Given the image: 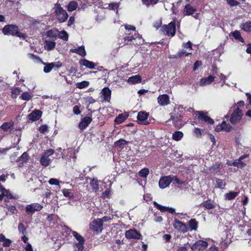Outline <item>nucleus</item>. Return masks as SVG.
Listing matches in <instances>:
<instances>
[{"instance_id": "f257e3e1", "label": "nucleus", "mask_w": 251, "mask_h": 251, "mask_svg": "<svg viewBox=\"0 0 251 251\" xmlns=\"http://www.w3.org/2000/svg\"><path fill=\"white\" fill-rule=\"evenodd\" d=\"M125 28L126 29L125 34L126 35L123 38L125 41H131L139 37L140 35L136 30L135 26L131 25H125Z\"/></svg>"}, {"instance_id": "f03ea898", "label": "nucleus", "mask_w": 251, "mask_h": 251, "mask_svg": "<svg viewBox=\"0 0 251 251\" xmlns=\"http://www.w3.org/2000/svg\"><path fill=\"white\" fill-rule=\"evenodd\" d=\"M125 28L126 29L125 34L126 35L123 38L125 41H131L139 37L140 35L136 30L135 26L131 25H125Z\"/></svg>"}, {"instance_id": "7ed1b4c3", "label": "nucleus", "mask_w": 251, "mask_h": 251, "mask_svg": "<svg viewBox=\"0 0 251 251\" xmlns=\"http://www.w3.org/2000/svg\"><path fill=\"white\" fill-rule=\"evenodd\" d=\"M53 9H54L56 19L60 23L65 22L68 18V14L66 10L63 9L58 3L55 4Z\"/></svg>"}, {"instance_id": "20e7f679", "label": "nucleus", "mask_w": 251, "mask_h": 251, "mask_svg": "<svg viewBox=\"0 0 251 251\" xmlns=\"http://www.w3.org/2000/svg\"><path fill=\"white\" fill-rule=\"evenodd\" d=\"M2 32L5 35H11L12 36H17L19 37H24V34L18 31L17 26L13 25H5L2 29Z\"/></svg>"}, {"instance_id": "39448f33", "label": "nucleus", "mask_w": 251, "mask_h": 251, "mask_svg": "<svg viewBox=\"0 0 251 251\" xmlns=\"http://www.w3.org/2000/svg\"><path fill=\"white\" fill-rule=\"evenodd\" d=\"M53 153L54 151L51 149H50L46 151L42 156L40 159V163L41 165L44 166H48L54 158L52 156Z\"/></svg>"}, {"instance_id": "423d86ee", "label": "nucleus", "mask_w": 251, "mask_h": 251, "mask_svg": "<svg viewBox=\"0 0 251 251\" xmlns=\"http://www.w3.org/2000/svg\"><path fill=\"white\" fill-rule=\"evenodd\" d=\"M242 115L241 109L235 108V109L231 115L230 122L233 125L239 123L242 119Z\"/></svg>"}, {"instance_id": "0eeeda50", "label": "nucleus", "mask_w": 251, "mask_h": 251, "mask_svg": "<svg viewBox=\"0 0 251 251\" xmlns=\"http://www.w3.org/2000/svg\"><path fill=\"white\" fill-rule=\"evenodd\" d=\"M163 33L168 36H174L176 33L175 22H171L168 25H164L162 26Z\"/></svg>"}, {"instance_id": "6e6552de", "label": "nucleus", "mask_w": 251, "mask_h": 251, "mask_svg": "<svg viewBox=\"0 0 251 251\" xmlns=\"http://www.w3.org/2000/svg\"><path fill=\"white\" fill-rule=\"evenodd\" d=\"M43 207V205L39 203H32L26 205L25 211L28 215H32L35 212L41 210Z\"/></svg>"}, {"instance_id": "1a4fd4ad", "label": "nucleus", "mask_w": 251, "mask_h": 251, "mask_svg": "<svg viewBox=\"0 0 251 251\" xmlns=\"http://www.w3.org/2000/svg\"><path fill=\"white\" fill-rule=\"evenodd\" d=\"M207 242L203 240H198L192 245L191 251H203L207 247Z\"/></svg>"}, {"instance_id": "9d476101", "label": "nucleus", "mask_w": 251, "mask_h": 251, "mask_svg": "<svg viewBox=\"0 0 251 251\" xmlns=\"http://www.w3.org/2000/svg\"><path fill=\"white\" fill-rule=\"evenodd\" d=\"M90 228L97 233L101 232L102 226L99 218L94 220L90 224Z\"/></svg>"}, {"instance_id": "9b49d317", "label": "nucleus", "mask_w": 251, "mask_h": 251, "mask_svg": "<svg viewBox=\"0 0 251 251\" xmlns=\"http://www.w3.org/2000/svg\"><path fill=\"white\" fill-rule=\"evenodd\" d=\"M126 237L128 239H140L142 235L135 229H130L126 232Z\"/></svg>"}, {"instance_id": "f8f14e48", "label": "nucleus", "mask_w": 251, "mask_h": 251, "mask_svg": "<svg viewBox=\"0 0 251 251\" xmlns=\"http://www.w3.org/2000/svg\"><path fill=\"white\" fill-rule=\"evenodd\" d=\"M173 181V178L171 176L162 177L159 181V186L161 189L168 187Z\"/></svg>"}, {"instance_id": "ddd939ff", "label": "nucleus", "mask_w": 251, "mask_h": 251, "mask_svg": "<svg viewBox=\"0 0 251 251\" xmlns=\"http://www.w3.org/2000/svg\"><path fill=\"white\" fill-rule=\"evenodd\" d=\"M196 114L198 116V118L210 125H213L214 123L213 120L208 117L207 113H204L202 111H196Z\"/></svg>"}, {"instance_id": "4468645a", "label": "nucleus", "mask_w": 251, "mask_h": 251, "mask_svg": "<svg viewBox=\"0 0 251 251\" xmlns=\"http://www.w3.org/2000/svg\"><path fill=\"white\" fill-rule=\"evenodd\" d=\"M174 228L177 230L180 231L183 233L187 231L186 226L185 224L179 221L177 219H175L174 224Z\"/></svg>"}, {"instance_id": "2eb2a0df", "label": "nucleus", "mask_w": 251, "mask_h": 251, "mask_svg": "<svg viewBox=\"0 0 251 251\" xmlns=\"http://www.w3.org/2000/svg\"><path fill=\"white\" fill-rule=\"evenodd\" d=\"M149 115L147 113L145 112H139L137 115V120L139 121V123L141 124H143L145 125H147L149 124L148 122L147 121V119L148 118Z\"/></svg>"}, {"instance_id": "dca6fc26", "label": "nucleus", "mask_w": 251, "mask_h": 251, "mask_svg": "<svg viewBox=\"0 0 251 251\" xmlns=\"http://www.w3.org/2000/svg\"><path fill=\"white\" fill-rule=\"evenodd\" d=\"M158 103L161 106H165L169 104L170 98L167 94L160 95L157 98Z\"/></svg>"}, {"instance_id": "f3484780", "label": "nucleus", "mask_w": 251, "mask_h": 251, "mask_svg": "<svg viewBox=\"0 0 251 251\" xmlns=\"http://www.w3.org/2000/svg\"><path fill=\"white\" fill-rule=\"evenodd\" d=\"M42 116V112L39 110H35L28 116L29 120L35 121L39 119Z\"/></svg>"}, {"instance_id": "a211bd4d", "label": "nucleus", "mask_w": 251, "mask_h": 251, "mask_svg": "<svg viewBox=\"0 0 251 251\" xmlns=\"http://www.w3.org/2000/svg\"><path fill=\"white\" fill-rule=\"evenodd\" d=\"M92 118L89 117L84 118L79 124V127L80 129H85L92 122Z\"/></svg>"}, {"instance_id": "6ab92c4d", "label": "nucleus", "mask_w": 251, "mask_h": 251, "mask_svg": "<svg viewBox=\"0 0 251 251\" xmlns=\"http://www.w3.org/2000/svg\"><path fill=\"white\" fill-rule=\"evenodd\" d=\"M215 79V77L212 75H209L207 77H204L201 79L200 81V86H205L211 84Z\"/></svg>"}, {"instance_id": "aec40b11", "label": "nucleus", "mask_w": 251, "mask_h": 251, "mask_svg": "<svg viewBox=\"0 0 251 251\" xmlns=\"http://www.w3.org/2000/svg\"><path fill=\"white\" fill-rule=\"evenodd\" d=\"M101 94L102 95L103 99V100L106 101H109L111 98V91L108 87L104 88Z\"/></svg>"}, {"instance_id": "412c9836", "label": "nucleus", "mask_w": 251, "mask_h": 251, "mask_svg": "<svg viewBox=\"0 0 251 251\" xmlns=\"http://www.w3.org/2000/svg\"><path fill=\"white\" fill-rule=\"evenodd\" d=\"M153 205L154 207L159 209L162 212H165L167 210H168L170 213H174L175 212V209L173 208L167 207L164 206H162L158 203H157L156 201L153 202Z\"/></svg>"}, {"instance_id": "4be33fe9", "label": "nucleus", "mask_w": 251, "mask_h": 251, "mask_svg": "<svg viewBox=\"0 0 251 251\" xmlns=\"http://www.w3.org/2000/svg\"><path fill=\"white\" fill-rule=\"evenodd\" d=\"M70 51L73 53L78 54V55L82 57H84L86 55V52L85 51L84 47L83 46H81L76 49H71Z\"/></svg>"}, {"instance_id": "5701e85b", "label": "nucleus", "mask_w": 251, "mask_h": 251, "mask_svg": "<svg viewBox=\"0 0 251 251\" xmlns=\"http://www.w3.org/2000/svg\"><path fill=\"white\" fill-rule=\"evenodd\" d=\"M79 64L89 69H95L96 67V65L94 62L86 59H81L79 61Z\"/></svg>"}, {"instance_id": "b1692460", "label": "nucleus", "mask_w": 251, "mask_h": 251, "mask_svg": "<svg viewBox=\"0 0 251 251\" xmlns=\"http://www.w3.org/2000/svg\"><path fill=\"white\" fill-rule=\"evenodd\" d=\"M141 81V77L140 75H137L128 78V83L131 84L139 83Z\"/></svg>"}, {"instance_id": "393cba45", "label": "nucleus", "mask_w": 251, "mask_h": 251, "mask_svg": "<svg viewBox=\"0 0 251 251\" xmlns=\"http://www.w3.org/2000/svg\"><path fill=\"white\" fill-rule=\"evenodd\" d=\"M59 30L57 29H51L47 32L46 35L47 37L56 39L58 36Z\"/></svg>"}, {"instance_id": "a878e982", "label": "nucleus", "mask_w": 251, "mask_h": 251, "mask_svg": "<svg viewBox=\"0 0 251 251\" xmlns=\"http://www.w3.org/2000/svg\"><path fill=\"white\" fill-rule=\"evenodd\" d=\"M196 11V9L193 8L191 5L188 4L185 5L184 8L185 15L188 16L194 14Z\"/></svg>"}, {"instance_id": "bb28decb", "label": "nucleus", "mask_w": 251, "mask_h": 251, "mask_svg": "<svg viewBox=\"0 0 251 251\" xmlns=\"http://www.w3.org/2000/svg\"><path fill=\"white\" fill-rule=\"evenodd\" d=\"M42 64L45 65L44 68V72L45 73H49L51 72L52 69L54 68L53 63H45L43 61H42Z\"/></svg>"}, {"instance_id": "cd10ccee", "label": "nucleus", "mask_w": 251, "mask_h": 251, "mask_svg": "<svg viewBox=\"0 0 251 251\" xmlns=\"http://www.w3.org/2000/svg\"><path fill=\"white\" fill-rule=\"evenodd\" d=\"M55 44L56 43L54 42L46 40L44 48L46 50H51L55 48Z\"/></svg>"}, {"instance_id": "c85d7f7f", "label": "nucleus", "mask_w": 251, "mask_h": 251, "mask_svg": "<svg viewBox=\"0 0 251 251\" xmlns=\"http://www.w3.org/2000/svg\"><path fill=\"white\" fill-rule=\"evenodd\" d=\"M127 115L124 114H119L115 119V122L117 124H120L124 122L127 118Z\"/></svg>"}, {"instance_id": "c756f323", "label": "nucleus", "mask_w": 251, "mask_h": 251, "mask_svg": "<svg viewBox=\"0 0 251 251\" xmlns=\"http://www.w3.org/2000/svg\"><path fill=\"white\" fill-rule=\"evenodd\" d=\"M183 136V133L181 131H176L174 132L172 135V138L176 141H180Z\"/></svg>"}, {"instance_id": "7c9ffc66", "label": "nucleus", "mask_w": 251, "mask_h": 251, "mask_svg": "<svg viewBox=\"0 0 251 251\" xmlns=\"http://www.w3.org/2000/svg\"><path fill=\"white\" fill-rule=\"evenodd\" d=\"M238 194L239 192H230L225 195V198L226 200H231L235 198Z\"/></svg>"}, {"instance_id": "2f4dec72", "label": "nucleus", "mask_w": 251, "mask_h": 251, "mask_svg": "<svg viewBox=\"0 0 251 251\" xmlns=\"http://www.w3.org/2000/svg\"><path fill=\"white\" fill-rule=\"evenodd\" d=\"M72 234L75 238L78 241V243H84L85 240L84 238L76 231H72Z\"/></svg>"}, {"instance_id": "473e14b6", "label": "nucleus", "mask_w": 251, "mask_h": 251, "mask_svg": "<svg viewBox=\"0 0 251 251\" xmlns=\"http://www.w3.org/2000/svg\"><path fill=\"white\" fill-rule=\"evenodd\" d=\"M241 28L246 32L251 31V22H247L241 25Z\"/></svg>"}, {"instance_id": "72a5a7b5", "label": "nucleus", "mask_w": 251, "mask_h": 251, "mask_svg": "<svg viewBox=\"0 0 251 251\" xmlns=\"http://www.w3.org/2000/svg\"><path fill=\"white\" fill-rule=\"evenodd\" d=\"M232 166L239 168H243L246 166V164L239 159H236L232 162Z\"/></svg>"}, {"instance_id": "f704fd0d", "label": "nucleus", "mask_w": 251, "mask_h": 251, "mask_svg": "<svg viewBox=\"0 0 251 251\" xmlns=\"http://www.w3.org/2000/svg\"><path fill=\"white\" fill-rule=\"evenodd\" d=\"M231 34L234 38L238 40L239 41L243 43L244 42V39L241 37V34L239 31H235L231 33Z\"/></svg>"}, {"instance_id": "c9c22d12", "label": "nucleus", "mask_w": 251, "mask_h": 251, "mask_svg": "<svg viewBox=\"0 0 251 251\" xmlns=\"http://www.w3.org/2000/svg\"><path fill=\"white\" fill-rule=\"evenodd\" d=\"M198 222L195 219H191L189 222V226L192 230H196L198 227Z\"/></svg>"}, {"instance_id": "e433bc0d", "label": "nucleus", "mask_w": 251, "mask_h": 251, "mask_svg": "<svg viewBox=\"0 0 251 251\" xmlns=\"http://www.w3.org/2000/svg\"><path fill=\"white\" fill-rule=\"evenodd\" d=\"M90 185L93 187V189L95 191H97L99 188V182L98 180L96 179L93 178L91 179V181L90 182Z\"/></svg>"}, {"instance_id": "4c0bfd02", "label": "nucleus", "mask_w": 251, "mask_h": 251, "mask_svg": "<svg viewBox=\"0 0 251 251\" xmlns=\"http://www.w3.org/2000/svg\"><path fill=\"white\" fill-rule=\"evenodd\" d=\"M58 36L59 38L62 39L64 41H67L68 40L69 35L66 31L62 30L60 32L59 31Z\"/></svg>"}, {"instance_id": "58836bf2", "label": "nucleus", "mask_w": 251, "mask_h": 251, "mask_svg": "<svg viewBox=\"0 0 251 251\" xmlns=\"http://www.w3.org/2000/svg\"><path fill=\"white\" fill-rule=\"evenodd\" d=\"M78 6L77 3L75 1H71L68 6V10L72 11L76 9Z\"/></svg>"}, {"instance_id": "ea45409f", "label": "nucleus", "mask_w": 251, "mask_h": 251, "mask_svg": "<svg viewBox=\"0 0 251 251\" xmlns=\"http://www.w3.org/2000/svg\"><path fill=\"white\" fill-rule=\"evenodd\" d=\"M84 243H75L74 245V251H82Z\"/></svg>"}, {"instance_id": "a19ab883", "label": "nucleus", "mask_w": 251, "mask_h": 251, "mask_svg": "<svg viewBox=\"0 0 251 251\" xmlns=\"http://www.w3.org/2000/svg\"><path fill=\"white\" fill-rule=\"evenodd\" d=\"M89 84V82L86 81H83L81 82H78L76 84V87L79 89H83L87 87Z\"/></svg>"}, {"instance_id": "79ce46f5", "label": "nucleus", "mask_w": 251, "mask_h": 251, "mask_svg": "<svg viewBox=\"0 0 251 251\" xmlns=\"http://www.w3.org/2000/svg\"><path fill=\"white\" fill-rule=\"evenodd\" d=\"M32 94L26 92L23 93L20 97L23 100L28 101L32 98Z\"/></svg>"}, {"instance_id": "37998d69", "label": "nucleus", "mask_w": 251, "mask_h": 251, "mask_svg": "<svg viewBox=\"0 0 251 251\" xmlns=\"http://www.w3.org/2000/svg\"><path fill=\"white\" fill-rule=\"evenodd\" d=\"M13 124L11 123H4L0 126V128L4 131H7L12 127Z\"/></svg>"}, {"instance_id": "c03bdc74", "label": "nucleus", "mask_w": 251, "mask_h": 251, "mask_svg": "<svg viewBox=\"0 0 251 251\" xmlns=\"http://www.w3.org/2000/svg\"><path fill=\"white\" fill-rule=\"evenodd\" d=\"M149 174V170L147 168H144L140 170L139 172V175L141 177H146Z\"/></svg>"}, {"instance_id": "a18cd8bd", "label": "nucleus", "mask_w": 251, "mask_h": 251, "mask_svg": "<svg viewBox=\"0 0 251 251\" xmlns=\"http://www.w3.org/2000/svg\"><path fill=\"white\" fill-rule=\"evenodd\" d=\"M201 204L206 209H210L214 207V205L210 201H206L203 202Z\"/></svg>"}, {"instance_id": "49530a36", "label": "nucleus", "mask_w": 251, "mask_h": 251, "mask_svg": "<svg viewBox=\"0 0 251 251\" xmlns=\"http://www.w3.org/2000/svg\"><path fill=\"white\" fill-rule=\"evenodd\" d=\"M142 0V2L144 4L149 6L150 4H156L158 2L159 0Z\"/></svg>"}, {"instance_id": "de8ad7c7", "label": "nucleus", "mask_w": 251, "mask_h": 251, "mask_svg": "<svg viewBox=\"0 0 251 251\" xmlns=\"http://www.w3.org/2000/svg\"><path fill=\"white\" fill-rule=\"evenodd\" d=\"M22 90L20 88L17 87L15 88L12 91V96L14 98H16L17 96L19 95H20V93L21 92Z\"/></svg>"}, {"instance_id": "09e8293b", "label": "nucleus", "mask_w": 251, "mask_h": 251, "mask_svg": "<svg viewBox=\"0 0 251 251\" xmlns=\"http://www.w3.org/2000/svg\"><path fill=\"white\" fill-rule=\"evenodd\" d=\"M6 208L11 214H14L17 212V209L14 205H7Z\"/></svg>"}, {"instance_id": "8fccbe9b", "label": "nucleus", "mask_w": 251, "mask_h": 251, "mask_svg": "<svg viewBox=\"0 0 251 251\" xmlns=\"http://www.w3.org/2000/svg\"><path fill=\"white\" fill-rule=\"evenodd\" d=\"M63 195L66 197H73V194L71 192L70 190L64 189L62 190Z\"/></svg>"}, {"instance_id": "3c124183", "label": "nucleus", "mask_w": 251, "mask_h": 251, "mask_svg": "<svg viewBox=\"0 0 251 251\" xmlns=\"http://www.w3.org/2000/svg\"><path fill=\"white\" fill-rule=\"evenodd\" d=\"M127 144V142L124 139L119 140L117 142H116V145L117 146H119L120 147L123 148L124 146L126 145Z\"/></svg>"}, {"instance_id": "603ef678", "label": "nucleus", "mask_w": 251, "mask_h": 251, "mask_svg": "<svg viewBox=\"0 0 251 251\" xmlns=\"http://www.w3.org/2000/svg\"><path fill=\"white\" fill-rule=\"evenodd\" d=\"M217 186L219 188H224L226 186V182L222 179H218L217 180Z\"/></svg>"}, {"instance_id": "864d4df0", "label": "nucleus", "mask_w": 251, "mask_h": 251, "mask_svg": "<svg viewBox=\"0 0 251 251\" xmlns=\"http://www.w3.org/2000/svg\"><path fill=\"white\" fill-rule=\"evenodd\" d=\"M29 57L33 59L34 61L37 62H41L42 63V61H43L37 55H35L33 54H29Z\"/></svg>"}, {"instance_id": "5fc2aeb1", "label": "nucleus", "mask_w": 251, "mask_h": 251, "mask_svg": "<svg viewBox=\"0 0 251 251\" xmlns=\"http://www.w3.org/2000/svg\"><path fill=\"white\" fill-rule=\"evenodd\" d=\"M2 194L4 197H6L7 198H13V196H12V194H11L9 190L5 189L2 192Z\"/></svg>"}, {"instance_id": "6e6d98bb", "label": "nucleus", "mask_w": 251, "mask_h": 251, "mask_svg": "<svg viewBox=\"0 0 251 251\" xmlns=\"http://www.w3.org/2000/svg\"><path fill=\"white\" fill-rule=\"evenodd\" d=\"M28 160V154L26 152H24L19 158V161L22 162H25Z\"/></svg>"}, {"instance_id": "4d7b16f0", "label": "nucleus", "mask_w": 251, "mask_h": 251, "mask_svg": "<svg viewBox=\"0 0 251 251\" xmlns=\"http://www.w3.org/2000/svg\"><path fill=\"white\" fill-rule=\"evenodd\" d=\"M177 53L178 54V57L180 58L184 55H185L186 56H188L189 54H191V52H187L185 50H182L178 51Z\"/></svg>"}, {"instance_id": "13d9d810", "label": "nucleus", "mask_w": 251, "mask_h": 251, "mask_svg": "<svg viewBox=\"0 0 251 251\" xmlns=\"http://www.w3.org/2000/svg\"><path fill=\"white\" fill-rule=\"evenodd\" d=\"M11 243H12V241L5 237V239L4 240V241L3 242L2 246L4 247H9L10 246V245L11 244Z\"/></svg>"}, {"instance_id": "bf43d9fd", "label": "nucleus", "mask_w": 251, "mask_h": 251, "mask_svg": "<svg viewBox=\"0 0 251 251\" xmlns=\"http://www.w3.org/2000/svg\"><path fill=\"white\" fill-rule=\"evenodd\" d=\"M223 129L225 130L226 131H230L231 129V126L226 123L225 122H223Z\"/></svg>"}, {"instance_id": "052dcab7", "label": "nucleus", "mask_w": 251, "mask_h": 251, "mask_svg": "<svg viewBox=\"0 0 251 251\" xmlns=\"http://www.w3.org/2000/svg\"><path fill=\"white\" fill-rule=\"evenodd\" d=\"M18 230L20 232L22 233L23 234H24L26 228H25L23 223H21L19 224Z\"/></svg>"}, {"instance_id": "680f3d73", "label": "nucleus", "mask_w": 251, "mask_h": 251, "mask_svg": "<svg viewBox=\"0 0 251 251\" xmlns=\"http://www.w3.org/2000/svg\"><path fill=\"white\" fill-rule=\"evenodd\" d=\"M39 131L40 132L44 133L48 131V126L46 125H42L39 128Z\"/></svg>"}, {"instance_id": "e2e57ef3", "label": "nucleus", "mask_w": 251, "mask_h": 251, "mask_svg": "<svg viewBox=\"0 0 251 251\" xmlns=\"http://www.w3.org/2000/svg\"><path fill=\"white\" fill-rule=\"evenodd\" d=\"M182 47L184 48L189 49V50H192V43L190 41H188L186 43H183L182 45Z\"/></svg>"}, {"instance_id": "0e129e2a", "label": "nucleus", "mask_w": 251, "mask_h": 251, "mask_svg": "<svg viewBox=\"0 0 251 251\" xmlns=\"http://www.w3.org/2000/svg\"><path fill=\"white\" fill-rule=\"evenodd\" d=\"M227 3L231 6H236L239 4V2L235 0H226Z\"/></svg>"}, {"instance_id": "69168bd1", "label": "nucleus", "mask_w": 251, "mask_h": 251, "mask_svg": "<svg viewBox=\"0 0 251 251\" xmlns=\"http://www.w3.org/2000/svg\"><path fill=\"white\" fill-rule=\"evenodd\" d=\"M49 183L50 185H59V181L58 179L55 178H51L49 181Z\"/></svg>"}, {"instance_id": "338daca9", "label": "nucleus", "mask_w": 251, "mask_h": 251, "mask_svg": "<svg viewBox=\"0 0 251 251\" xmlns=\"http://www.w3.org/2000/svg\"><path fill=\"white\" fill-rule=\"evenodd\" d=\"M120 6V3L115 2L109 4V7L113 10L117 9Z\"/></svg>"}, {"instance_id": "774afa93", "label": "nucleus", "mask_w": 251, "mask_h": 251, "mask_svg": "<svg viewBox=\"0 0 251 251\" xmlns=\"http://www.w3.org/2000/svg\"><path fill=\"white\" fill-rule=\"evenodd\" d=\"M73 112L74 114L76 115H78L80 113V110H79V108L78 106L75 105L73 108Z\"/></svg>"}]
</instances>
